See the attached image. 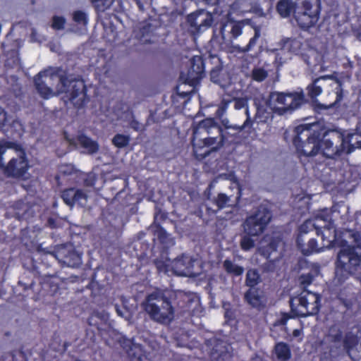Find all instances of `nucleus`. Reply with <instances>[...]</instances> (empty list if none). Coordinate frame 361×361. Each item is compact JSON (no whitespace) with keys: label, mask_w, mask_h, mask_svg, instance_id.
<instances>
[{"label":"nucleus","mask_w":361,"mask_h":361,"mask_svg":"<svg viewBox=\"0 0 361 361\" xmlns=\"http://www.w3.org/2000/svg\"><path fill=\"white\" fill-rule=\"evenodd\" d=\"M315 229L319 235L320 232L324 241L323 247H329L332 243L341 247L338 254L336 274L345 276L361 274V253L358 247H351L346 240H340L336 238V230L331 222V211L324 209L319 211L314 219L305 221L300 227V234L307 233Z\"/></svg>","instance_id":"nucleus-1"},{"label":"nucleus","mask_w":361,"mask_h":361,"mask_svg":"<svg viewBox=\"0 0 361 361\" xmlns=\"http://www.w3.org/2000/svg\"><path fill=\"white\" fill-rule=\"evenodd\" d=\"M317 128L315 124H304L295 128L293 144L300 157H313L321 152L324 157L333 158L341 152H353V147L350 142L355 134L331 132L321 140Z\"/></svg>","instance_id":"nucleus-2"},{"label":"nucleus","mask_w":361,"mask_h":361,"mask_svg":"<svg viewBox=\"0 0 361 361\" xmlns=\"http://www.w3.org/2000/svg\"><path fill=\"white\" fill-rule=\"evenodd\" d=\"M37 92L44 99H49L61 93L75 105L80 106L85 99V85L80 80H68L58 71L49 68L39 73L35 78Z\"/></svg>","instance_id":"nucleus-3"},{"label":"nucleus","mask_w":361,"mask_h":361,"mask_svg":"<svg viewBox=\"0 0 361 361\" xmlns=\"http://www.w3.org/2000/svg\"><path fill=\"white\" fill-rule=\"evenodd\" d=\"M223 142L222 130L213 119L201 121L193 132L192 143L196 158H204L210 151L219 149Z\"/></svg>","instance_id":"nucleus-4"},{"label":"nucleus","mask_w":361,"mask_h":361,"mask_svg":"<svg viewBox=\"0 0 361 361\" xmlns=\"http://www.w3.org/2000/svg\"><path fill=\"white\" fill-rule=\"evenodd\" d=\"M304 100V94L300 92H273L270 94L269 100L265 102V106L257 107V117L260 122H266L271 116V114L276 113L283 115L292 111L300 106Z\"/></svg>","instance_id":"nucleus-5"},{"label":"nucleus","mask_w":361,"mask_h":361,"mask_svg":"<svg viewBox=\"0 0 361 361\" xmlns=\"http://www.w3.org/2000/svg\"><path fill=\"white\" fill-rule=\"evenodd\" d=\"M0 167L7 176H23L29 168L25 152L15 143L2 141L0 143Z\"/></svg>","instance_id":"nucleus-6"},{"label":"nucleus","mask_w":361,"mask_h":361,"mask_svg":"<svg viewBox=\"0 0 361 361\" xmlns=\"http://www.w3.org/2000/svg\"><path fill=\"white\" fill-rule=\"evenodd\" d=\"M149 317L161 324L171 323L175 317V310L163 294L154 292L149 294L142 304Z\"/></svg>","instance_id":"nucleus-7"},{"label":"nucleus","mask_w":361,"mask_h":361,"mask_svg":"<svg viewBox=\"0 0 361 361\" xmlns=\"http://www.w3.org/2000/svg\"><path fill=\"white\" fill-rule=\"evenodd\" d=\"M319 302L320 297L318 294L304 290L298 296L291 299V312L298 317L316 314L319 309Z\"/></svg>","instance_id":"nucleus-8"},{"label":"nucleus","mask_w":361,"mask_h":361,"mask_svg":"<svg viewBox=\"0 0 361 361\" xmlns=\"http://www.w3.org/2000/svg\"><path fill=\"white\" fill-rule=\"evenodd\" d=\"M165 269H160L168 274H174L178 276L196 277L201 274L202 262L198 259H192L188 256L173 261H168Z\"/></svg>","instance_id":"nucleus-9"},{"label":"nucleus","mask_w":361,"mask_h":361,"mask_svg":"<svg viewBox=\"0 0 361 361\" xmlns=\"http://www.w3.org/2000/svg\"><path fill=\"white\" fill-rule=\"evenodd\" d=\"M320 0H302L294 17L298 25L304 29L314 26L319 20Z\"/></svg>","instance_id":"nucleus-10"},{"label":"nucleus","mask_w":361,"mask_h":361,"mask_svg":"<svg viewBox=\"0 0 361 361\" xmlns=\"http://www.w3.org/2000/svg\"><path fill=\"white\" fill-rule=\"evenodd\" d=\"M270 219L269 211L265 207H260L255 214L246 219L244 224V231L247 235H257L262 233Z\"/></svg>","instance_id":"nucleus-11"},{"label":"nucleus","mask_w":361,"mask_h":361,"mask_svg":"<svg viewBox=\"0 0 361 361\" xmlns=\"http://www.w3.org/2000/svg\"><path fill=\"white\" fill-rule=\"evenodd\" d=\"M344 349L354 360L361 358V342L353 334L349 333L343 339Z\"/></svg>","instance_id":"nucleus-12"},{"label":"nucleus","mask_w":361,"mask_h":361,"mask_svg":"<svg viewBox=\"0 0 361 361\" xmlns=\"http://www.w3.org/2000/svg\"><path fill=\"white\" fill-rule=\"evenodd\" d=\"M187 20L190 25L196 30H200L203 27H208L212 23L210 16L203 10L190 14Z\"/></svg>","instance_id":"nucleus-13"},{"label":"nucleus","mask_w":361,"mask_h":361,"mask_svg":"<svg viewBox=\"0 0 361 361\" xmlns=\"http://www.w3.org/2000/svg\"><path fill=\"white\" fill-rule=\"evenodd\" d=\"M62 198L65 203L69 206H73L75 203L84 206L87 200V196L82 191L74 188L63 191Z\"/></svg>","instance_id":"nucleus-14"},{"label":"nucleus","mask_w":361,"mask_h":361,"mask_svg":"<svg viewBox=\"0 0 361 361\" xmlns=\"http://www.w3.org/2000/svg\"><path fill=\"white\" fill-rule=\"evenodd\" d=\"M66 138L70 145L75 147L80 146L84 148L87 153H94L98 149L97 144L85 135H79L76 138H69L66 136Z\"/></svg>","instance_id":"nucleus-15"},{"label":"nucleus","mask_w":361,"mask_h":361,"mask_svg":"<svg viewBox=\"0 0 361 361\" xmlns=\"http://www.w3.org/2000/svg\"><path fill=\"white\" fill-rule=\"evenodd\" d=\"M119 342L130 356L137 357L138 360L142 359L144 353L140 345L135 343L133 341L124 337H121Z\"/></svg>","instance_id":"nucleus-16"},{"label":"nucleus","mask_w":361,"mask_h":361,"mask_svg":"<svg viewBox=\"0 0 361 361\" xmlns=\"http://www.w3.org/2000/svg\"><path fill=\"white\" fill-rule=\"evenodd\" d=\"M297 244L304 255H310L313 252H319L322 250V248L317 247V241L314 239H310L307 243H305L302 235H299L298 237Z\"/></svg>","instance_id":"nucleus-17"},{"label":"nucleus","mask_w":361,"mask_h":361,"mask_svg":"<svg viewBox=\"0 0 361 361\" xmlns=\"http://www.w3.org/2000/svg\"><path fill=\"white\" fill-rule=\"evenodd\" d=\"M296 10L295 4L290 0H281L277 4V11L283 18L288 17Z\"/></svg>","instance_id":"nucleus-18"},{"label":"nucleus","mask_w":361,"mask_h":361,"mask_svg":"<svg viewBox=\"0 0 361 361\" xmlns=\"http://www.w3.org/2000/svg\"><path fill=\"white\" fill-rule=\"evenodd\" d=\"M245 298L249 304L254 307H260L264 303V300L259 295L258 292L250 288L245 294Z\"/></svg>","instance_id":"nucleus-19"},{"label":"nucleus","mask_w":361,"mask_h":361,"mask_svg":"<svg viewBox=\"0 0 361 361\" xmlns=\"http://www.w3.org/2000/svg\"><path fill=\"white\" fill-rule=\"evenodd\" d=\"M301 48V43L297 39H288L284 42L283 49L288 54H290L292 57L293 54H298L300 52Z\"/></svg>","instance_id":"nucleus-20"},{"label":"nucleus","mask_w":361,"mask_h":361,"mask_svg":"<svg viewBox=\"0 0 361 361\" xmlns=\"http://www.w3.org/2000/svg\"><path fill=\"white\" fill-rule=\"evenodd\" d=\"M275 355L279 360L286 361L290 357V348L286 343H279L276 345Z\"/></svg>","instance_id":"nucleus-21"},{"label":"nucleus","mask_w":361,"mask_h":361,"mask_svg":"<svg viewBox=\"0 0 361 361\" xmlns=\"http://www.w3.org/2000/svg\"><path fill=\"white\" fill-rule=\"evenodd\" d=\"M324 79H326V77L317 78L312 84L307 86V90L310 97L313 98L321 94L322 92V87L319 82Z\"/></svg>","instance_id":"nucleus-22"},{"label":"nucleus","mask_w":361,"mask_h":361,"mask_svg":"<svg viewBox=\"0 0 361 361\" xmlns=\"http://www.w3.org/2000/svg\"><path fill=\"white\" fill-rule=\"evenodd\" d=\"M224 268L228 273L235 276H240L243 273V268L240 267L231 261L226 259L224 262Z\"/></svg>","instance_id":"nucleus-23"},{"label":"nucleus","mask_w":361,"mask_h":361,"mask_svg":"<svg viewBox=\"0 0 361 361\" xmlns=\"http://www.w3.org/2000/svg\"><path fill=\"white\" fill-rule=\"evenodd\" d=\"M63 263L69 267H75L81 263V257L79 254L74 252H69L68 255H66Z\"/></svg>","instance_id":"nucleus-24"},{"label":"nucleus","mask_w":361,"mask_h":361,"mask_svg":"<svg viewBox=\"0 0 361 361\" xmlns=\"http://www.w3.org/2000/svg\"><path fill=\"white\" fill-rule=\"evenodd\" d=\"M270 238L268 236H266L261 242H260V246L259 247V250L262 252V254L266 257H270V252L275 250V245L271 243L269 245L268 248H265V244H267L268 242H269Z\"/></svg>","instance_id":"nucleus-25"},{"label":"nucleus","mask_w":361,"mask_h":361,"mask_svg":"<svg viewBox=\"0 0 361 361\" xmlns=\"http://www.w3.org/2000/svg\"><path fill=\"white\" fill-rule=\"evenodd\" d=\"M129 142V136L122 134L116 135L112 140L113 144L118 148H122L127 146Z\"/></svg>","instance_id":"nucleus-26"},{"label":"nucleus","mask_w":361,"mask_h":361,"mask_svg":"<svg viewBox=\"0 0 361 361\" xmlns=\"http://www.w3.org/2000/svg\"><path fill=\"white\" fill-rule=\"evenodd\" d=\"M12 122L11 118L0 107V128L5 131L8 130Z\"/></svg>","instance_id":"nucleus-27"},{"label":"nucleus","mask_w":361,"mask_h":361,"mask_svg":"<svg viewBox=\"0 0 361 361\" xmlns=\"http://www.w3.org/2000/svg\"><path fill=\"white\" fill-rule=\"evenodd\" d=\"M291 59L290 54H288L283 49L279 51L275 57L274 63L276 66H281Z\"/></svg>","instance_id":"nucleus-28"},{"label":"nucleus","mask_w":361,"mask_h":361,"mask_svg":"<svg viewBox=\"0 0 361 361\" xmlns=\"http://www.w3.org/2000/svg\"><path fill=\"white\" fill-rule=\"evenodd\" d=\"M109 314L105 311L101 312H94L89 319V324L90 325H98L95 319H99L101 321L106 322L109 319Z\"/></svg>","instance_id":"nucleus-29"},{"label":"nucleus","mask_w":361,"mask_h":361,"mask_svg":"<svg viewBox=\"0 0 361 361\" xmlns=\"http://www.w3.org/2000/svg\"><path fill=\"white\" fill-rule=\"evenodd\" d=\"M259 276L258 273L253 269H250L247 273V279L246 283L247 285L253 287L255 286L259 281Z\"/></svg>","instance_id":"nucleus-30"},{"label":"nucleus","mask_w":361,"mask_h":361,"mask_svg":"<svg viewBox=\"0 0 361 361\" xmlns=\"http://www.w3.org/2000/svg\"><path fill=\"white\" fill-rule=\"evenodd\" d=\"M73 20L78 25L83 27V30H85V26L87 23V16L82 11H75L73 13Z\"/></svg>","instance_id":"nucleus-31"},{"label":"nucleus","mask_w":361,"mask_h":361,"mask_svg":"<svg viewBox=\"0 0 361 361\" xmlns=\"http://www.w3.org/2000/svg\"><path fill=\"white\" fill-rule=\"evenodd\" d=\"M252 78L257 82L263 81L268 75L267 71L262 68H256L252 71Z\"/></svg>","instance_id":"nucleus-32"},{"label":"nucleus","mask_w":361,"mask_h":361,"mask_svg":"<svg viewBox=\"0 0 361 361\" xmlns=\"http://www.w3.org/2000/svg\"><path fill=\"white\" fill-rule=\"evenodd\" d=\"M319 274V270L317 268H314L312 273L303 274L300 278V281L302 284H310L314 277L317 276Z\"/></svg>","instance_id":"nucleus-33"},{"label":"nucleus","mask_w":361,"mask_h":361,"mask_svg":"<svg viewBox=\"0 0 361 361\" xmlns=\"http://www.w3.org/2000/svg\"><path fill=\"white\" fill-rule=\"evenodd\" d=\"M94 6L99 11H104L110 6L113 0H91Z\"/></svg>","instance_id":"nucleus-34"},{"label":"nucleus","mask_w":361,"mask_h":361,"mask_svg":"<svg viewBox=\"0 0 361 361\" xmlns=\"http://www.w3.org/2000/svg\"><path fill=\"white\" fill-rule=\"evenodd\" d=\"M241 247L243 250L247 251L254 247V241L247 235L243 237L240 242Z\"/></svg>","instance_id":"nucleus-35"},{"label":"nucleus","mask_w":361,"mask_h":361,"mask_svg":"<svg viewBox=\"0 0 361 361\" xmlns=\"http://www.w3.org/2000/svg\"><path fill=\"white\" fill-rule=\"evenodd\" d=\"M229 197L224 193L219 194L216 203L219 208H223L227 205L229 202Z\"/></svg>","instance_id":"nucleus-36"},{"label":"nucleus","mask_w":361,"mask_h":361,"mask_svg":"<svg viewBox=\"0 0 361 361\" xmlns=\"http://www.w3.org/2000/svg\"><path fill=\"white\" fill-rule=\"evenodd\" d=\"M65 24V19L62 17L54 16L53 18L52 27L56 30L63 28Z\"/></svg>","instance_id":"nucleus-37"},{"label":"nucleus","mask_w":361,"mask_h":361,"mask_svg":"<svg viewBox=\"0 0 361 361\" xmlns=\"http://www.w3.org/2000/svg\"><path fill=\"white\" fill-rule=\"evenodd\" d=\"M242 28H243L242 23H240V22L235 23L232 25L231 32L233 37H237L241 35Z\"/></svg>","instance_id":"nucleus-38"},{"label":"nucleus","mask_w":361,"mask_h":361,"mask_svg":"<svg viewBox=\"0 0 361 361\" xmlns=\"http://www.w3.org/2000/svg\"><path fill=\"white\" fill-rule=\"evenodd\" d=\"M247 106V100L244 98H238L234 101L235 109H241Z\"/></svg>","instance_id":"nucleus-39"},{"label":"nucleus","mask_w":361,"mask_h":361,"mask_svg":"<svg viewBox=\"0 0 361 361\" xmlns=\"http://www.w3.org/2000/svg\"><path fill=\"white\" fill-rule=\"evenodd\" d=\"M74 171V168L71 164L63 165L60 167V172L64 174H71Z\"/></svg>","instance_id":"nucleus-40"},{"label":"nucleus","mask_w":361,"mask_h":361,"mask_svg":"<svg viewBox=\"0 0 361 361\" xmlns=\"http://www.w3.org/2000/svg\"><path fill=\"white\" fill-rule=\"evenodd\" d=\"M336 101L333 104H329V106L335 105L336 103L340 102L342 99V90H341V85L339 84H338V85L336 88Z\"/></svg>","instance_id":"nucleus-41"},{"label":"nucleus","mask_w":361,"mask_h":361,"mask_svg":"<svg viewBox=\"0 0 361 361\" xmlns=\"http://www.w3.org/2000/svg\"><path fill=\"white\" fill-rule=\"evenodd\" d=\"M260 33L259 30H255V36L250 39V42L248 44V49H250L251 47L255 45L256 40L259 37Z\"/></svg>","instance_id":"nucleus-42"},{"label":"nucleus","mask_w":361,"mask_h":361,"mask_svg":"<svg viewBox=\"0 0 361 361\" xmlns=\"http://www.w3.org/2000/svg\"><path fill=\"white\" fill-rule=\"evenodd\" d=\"M197 61L200 62V66L198 65L197 66V75L195 76L196 79H200L202 78V63L200 61V59L198 58Z\"/></svg>","instance_id":"nucleus-43"},{"label":"nucleus","mask_w":361,"mask_h":361,"mask_svg":"<svg viewBox=\"0 0 361 361\" xmlns=\"http://www.w3.org/2000/svg\"><path fill=\"white\" fill-rule=\"evenodd\" d=\"M231 188L232 189H234V188L236 189V190H237L238 194L240 192V185H239L238 182L235 180V178H233V181L232 182Z\"/></svg>","instance_id":"nucleus-44"},{"label":"nucleus","mask_w":361,"mask_h":361,"mask_svg":"<svg viewBox=\"0 0 361 361\" xmlns=\"http://www.w3.org/2000/svg\"><path fill=\"white\" fill-rule=\"evenodd\" d=\"M293 335L294 337H298L301 335V330L295 329L293 332Z\"/></svg>","instance_id":"nucleus-45"},{"label":"nucleus","mask_w":361,"mask_h":361,"mask_svg":"<svg viewBox=\"0 0 361 361\" xmlns=\"http://www.w3.org/2000/svg\"><path fill=\"white\" fill-rule=\"evenodd\" d=\"M116 311H117V313H118V315H120L121 317H123V314H122V313L120 312V310H118V309H117V310H116Z\"/></svg>","instance_id":"nucleus-46"},{"label":"nucleus","mask_w":361,"mask_h":361,"mask_svg":"<svg viewBox=\"0 0 361 361\" xmlns=\"http://www.w3.org/2000/svg\"><path fill=\"white\" fill-rule=\"evenodd\" d=\"M254 361H262L259 357H256Z\"/></svg>","instance_id":"nucleus-47"},{"label":"nucleus","mask_w":361,"mask_h":361,"mask_svg":"<svg viewBox=\"0 0 361 361\" xmlns=\"http://www.w3.org/2000/svg\"><path fill=\"white\" fill-rule=\"evenodd\" d=\"M336 342H338L340 341V338L336 337Z\"/></svg>","instance_id":"nucleus-48"},{"label":"nucleus","mask_w":361,"mask_h":361,"mask_svg":"<svg viewBox=\"0 0 361 361\" xmlns=\"http://www.w3.org/2000/svg\"><path fill=\"white\" fill-rule=\"evenodd\" d=\"M61 253H64V251L63 250H61L59 252V254H61Z\"/></svg>","instance_id":"nucleus-49"}]
</instances>
